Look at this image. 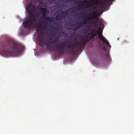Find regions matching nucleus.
Masks as SVG:
<instances>
[{"mask_svg":"<svg viewBox=\"0 0 134 134\" xmlns=\"http://www.w3.org/2000/svg\"><path fill=\"white\" fill-rule=\"evenodd\" d=\"M0 48L3 55L6 56L19 53L22 49L21 45L6 37L1 39Z\"/></svg>","mask_w":134,"mask_h":134,"instance_id":"f257e3e1","label":"nucleus"},{"mask_svg":"<svg viewBox=\"0 0 134 134\" xmlns=\"http://www.w3.org/2000/svg\"><path fill=\"white\" fill-rule=\"evenodd\" d=\"M113 0H101L102 2L100 4H99L97 7V9L96 11L90 13L88 16L85 15V17L81 16V17L85 19L83 21L82 24L83 25L87 24L88 23L86 27L89 26V25H91V23L90 21L93 18H96L102 14L103 12L101 13H98V11H102L108 10V7L111 4Z\"/></svg>","mask_w":134,"mask_h":134,"instance_id":"f03ea898","label":"nucleus"},{"mask_svg":"<svg viewBox=\"0 0 134 134\" xmlns=\"http://www.w3.org/2000/svg\"><path fill=\"white\" fill-rule=\"evenodd\" d=\"M39 9L42 12V16L46 21H43L42 23L37 25L36 27V31L39 32L38 35V44L41 47L43 46L46 43L44 35L42 33L43 31L45 30L46 27L42 26V25L47 26V22L50 21L51 20L50 18L45 17L47 13V9L44 8H40Z\"/></svg>","mask_w":134,"mask_h":134,"instance_id":"7ed1b4c3","label":"nucleus"},{"mask_svg":"<svg viewBox=\"0 0 134 134\" xmlns=\"http://www.w3.org/2000/svg\"><path fill=\"white\" fill-rule=\"evenodd\" d=\"M97 34L98 35L100 40L102 42L107 44V47H109L110 49L111 46L107 40L102 35V31L99 29L97 31L95 29H92L89 31L87 33V35L89 37L88 40H86L84 39L83 37H82L80 42L81 45H80V48H84L87 42L91 40H93L94 37Z\"/></svg>","mask_w":134,"mask_h":134,"instance_id":"20e7f679","label":"nucleus"},{"mask_svg":"<svg viewBox=\"0 0 134 134\" xmlns=\"http://www.w3.org/2000/svg\"><path fill=\"white\" fill-rule=\"evenodd\" d=\"M27 10L30 18L23 25L25 28L31 29L35 26V21L38 19L40 15L38 13L34 14L36 11V7L32 3H30L29 5L27 6Z\"/></svg>","mask_w":134,"mask_h":134,"instance_id":"39448f33","label":"nucleus"},{"mask_svg":"<svg viewBox=\"0 0 134 134\" xmlns=\"http://www.w3.org/2000/svg\"><path fill=\"white\" fill-rule=\"evenodd\" d=\"M67 41H65L63 42H60L57 45H55V47L56 48V50L57 51L60 55H63L64 53L63 50L64 47L66 45Z\"/></svg>","mask_w":134,"mask_h":134,"instance_id":"423d86ee","label":"nucleus"},{"mask_svg":"<svg viewBox=\"0 0 134 134\" xmlns=\"http://www.w3.org/2000/svg\"><path fill=\"white\" fill-rule=\"evenodd\" d=\"M76 1L78 3H81V4H83L84 6H85V8H87L88 7L93 6V4L94 1L92 0L89 1L87 0L83 1L79 0Z\"/></svg>","mask_w":134,"mask_h":134,"instance_id":"0eeeda50","label":"nucleus"},{"mask_svg":"<svg viewBox=\"0 0 134 134\" xmlns=\"http://www.w3.org/2000/svg\"><path fill=\"white\" fill-rule=\"evenodd\" d=\"M80 43L79 42H74V44H73L71 42L70 44L68 45V47L70 48H71V49H69V50H71V51H70V52H74L75 51V50H74V46L76 47H78V46H79Z\"/></svg>","mask_w":134,"mask_h":134,"instance_id":"6e6552de","label":"nucleus"},{"mask_svg":"<svg viewBox=\"0 0 134 134\" xmlns=\"http://www.w3.org/2000/svg\"><path fill=\"white\" fill-rule=\"evenodd\" d=\"M83 4H79L77 6V10H83V8H86L85 7H84L83 6Z\"/></svg>","mask_w":134,"mask_h":134,"instance_id":"1a4fd4ad","label":"nucleus"},{"mask_svg":"<svg viewBox=\"0 0 134 134\" xmlns=\"http://www.w3.org/2000/svg\"><path fill=\"white\" fill-rule=\"evenodd\" d=\"M58 40L55 38L54 39L53 42H51V43H57L58 42Z\"/></svg>","mask_w":134,"mask_h":134,"instance_id":"9d476101","label":"nucleus"},{"mask_svg":"<svg viewBox=\"0 0 134 134\" xmlns=\"http://www.w3.org/2000/svg\"><path fill=\"white\" fill-rule=\"evenodd\" d=\"M77 26H79V27L77 28H76V29L75 28L74 29H72V30H76L78 29L79 28H80L82 26V25H77Z\"/></svg>","mask_w":134,"mask_h":134,"instance_id":"9b49d317","label":"nucleus"},{"mask_svg":"<svg viewBox=\"0 0 134 134\" xmlns=\"http://www.w3.org/2000/svg\"><path fill=\"white\" fill-rule=\"evenodd\" d=\"M66 11H64V12H62V13L63 14H65V13H66Z\"/></svg>","mask_w":134,"mask_h":134,"instance_id":"f8f14e48","label":"nucleus"},{"mask_svg":"<svg viewBox=\"0 0 134 134\" xmlns=\"http://www.w3.org/2000/svg\"><path fill=\"white\" fill-rule=\"evenodd\" d=\"M36 0L39 2H41L42 1V0Z\"/></svg>","mask_w":134,"mask_h":134,"instance_id":"ddd939ff","label":"nucleus"},{"mask_svg":"<svg viewBox=\"0 0 134 134\" xmlns=\"http://www.w3.org/2000/svg\"><path fill=\"white\" fill-rule=\"evenodd\" d=\"M59 38V36H57L55 38L56 39H57L58 40V39Z\"/></svg>","mask_w":134,"mask_h":134,"instance_id":"4468645a","label":"nucleus"},{"mask_svg":"<svg viewBox=\"0 0 134 134\" xmlns=\"http://www.w3.org/2000/svg\"><path fill=\"white\" fill-rule=\"evenodd\" d=\"M83 13H85V14H87V13H84L83 12H80V14H83Z\"/></svg>","mask_w":134,"mask_h":134,"instance_id":"2eb2a0df","label":"nucleus"},{"mask_svg":"<svg viewBox=\"0 0 134 134\" xmlns=\"http://www.w3.org/2000/svg\"><path fill=\"white\" fill-rule=\"evenodd\" d=\"M52 33L53 34V36H54L55 34V32H52Z\"/></svg>","mask_w":134,"mask_h":134,"instance_id":"dca6fc26","label":"nucleus"},{"mask_svg":"<svg viewBox=\"0 0 134 134\" xmlns=\"http://www.w3.org/2000/svg\"><path fill=\"white\" fill-rule=\"evenodd\" d=\"M62 34L63 35H65V33L64 32H62Z\"/></svg>","mask_w":134,"mask_h":134,"instance_id":"f3484780","label":"nucleus"},{"mask_svg":"<svg viewBox=\"0 0 134 134\" xmlns=\"http://www.w3.org/2000/svg\"><path fill=\"white\" fill-rule=\"evenodd\" d=\"M106 57L107 58V55H106Z\"/></svg>","mask_w":134,"mask_h":134,"instance_id":"a211bd4d","label":"nucleus"}]
</instances>
